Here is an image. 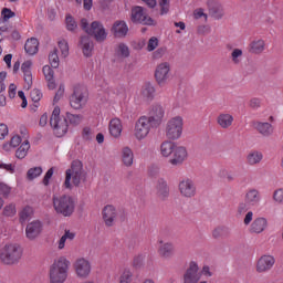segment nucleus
I'll use <instances>...</instances> for the list:
<instances>
[{"label": "nucleus", "mask_w": 283, "mask_h": 283, "mask_svg": "<svg viewBox=\"0 0 283 283\" xmlns=\"http://www.w3.org/2000/svg\"><path fill=\"white\" fill-rule=\"evenodd\" d=\"M83 182H87V171L83 169V163L81 160L72 161L71 168L65 172L64 187L72 189L74 187H81Z\"/></svg>", "instance_id": "f257e3e1"}, {"label": "nucleus", "mask_w": 283, "mask_h": 283, "mask_svg": "<svg viewBox=\"0 0 283 283\" xmlns=\"http://www.w3.org/2000/svg\"><path fill=\"white\" fill-rule=\"evenodd\" d=\"M67 271H70V261L65 256H61L50 266V283H65Z\"/></svg>", "instance_id": "f03ea898"}, {"label": "nucleus", "mask_w": 283, "mask_h": 283, "mask_svg": "<svg viewBox=\"0 0 283 283\" xmlns=\"http://www.w3.org/2000/svg\"><path fill=\"white\" fill-rule=\"evenodd\" d=\"M52 201H53V207L56 213L64 216V218H70V216L74 213V209H75L74 198L67 195L53 196Z\"/></svg>", "instance_id": "7ed1b4c3"}, {"label": "nucleus", "mask_w": 283, "mask_h": 283, "mask_svg": "<svg viewBox=\"0 0 283 283\" xmlns=\"http://www.w3.org/2000/svg\"><path fill=\"white\" fill-rule=\"evenodd\" d=\"M61 108L57 106L53 109L51 118H50V125L54 132V135L57 138H63L64 135L67 134L69 125H67V118L61 119Z\"/></svg>", "instance_id": "20e7f679"}, {"label": "nucleus", "mask_w": 283, "mask_h": 283, "mask_svg": "<svg viewBox=\"0 0 283 283\" xmlns=\"http://www.w3.org/2000/svg\"><path fill=\"white\" fill-rule=\"evenodd\" d=\"M23 255V250L17 244L6 245L0 254L1 262L3 264H17L21 256Z\"/></svg>", "instance_id": "39448f33"}, {"label": "nucleus", "mask_w": 283, "mask_h": 283, "mask_svg": "<svg viewBox=\"0 0 283 283\" xmlns=\"http://www.w3.org/2000/svg\"><path fill=\"white\" fill-rule=\"evenodd\" d=\"M70 105L73 109H83L87 105V88L77 85L70 97Z\"/></svg>", "instance_id": "423d86ee"}, {"label": "nucleus", "mask_w": 283, "mask_h": 283, "mask_svg": "<svg viewBox=\"0 0 283 283\" xmlns=\"http://www.w3.org/2000/svg\"><path fill=\"white\" fill-rule=\"evenodd\" d=\"M182 136V117L170 118L166 124V137L168 140H178Z\"/></svg>", "instance_id": "0eeeda50"}, {"label": "nucleus", "mask_w": 283, "mask_h": 283, "mask_svg": "<svg viewBox=\"0 0 283 283\" xmlns=\"http://www.w3.org/2000/svg\"><path fill=\"white\" fill-rule=\"evenodd\" d=\"M130 21L140 25H156V20L147 14V10L143 7H134L130 11Z\"/></svg>", "instance_id": "6e6552de"}, {"label": "nucleus", "mask_w": 283, "mask_h": 283, "mask_svg": "<svg viewBox=\"0 0 283 283\" xmlns=\"http://www.w3.org/2000/svg\"><path fill=\"white\" fill-rule=\"evenodd\" d=\"M151 127H160L165 118V106L160 104H153L148 111V116Z\"/></svg>", "instance_id": "1a4fd4ad"}, {"label": "nucleus", "mask_w": 283, "mask_h": 283, "mask_svg": "<svg viewBox=\"0 0 283 283\" xmlns=\"http://www.w3.org/2000/svg\"><path fill=\"white\" fill-rule=\"evenodd\" d=\"M151 127V122L149 120V118H147V116L139 117L135 125V138H137V140H143L147 138V136H149Z\"/></svg>", "instance_id": "9d476101"}, {"label": "nucleus", "mask_w": 283, "mask_h": 283, "mask_svg": "<svg viewBox=\"0 0 283 283\" xmlns=\"http://www.w3.org/2000/svg\"><path fill=\"white\" fill-rule=\"evenodd\" d=\"M169 72H171V66L168 62H164L157 65L155 70V81L160 87L167 85V81H169L170 76Z\"/></svg>", "instance_id": "9b49d317"}, {"label": "nucleus", "mask_w": 283, "mask_h": 283, "mask_svg": "<svg viewBox=\"0 0 283 283\" xmlns=\"http://www.w3.org/2000/svg\"><path fill=\"white\" fill-rule=\"evenodd\" d=\"M178 190L181 198H186L187 200L191 198H196L197 188L196 182L191 179H184L178 185Z\"/></svg>", "instance_id": "f8f14e48"}, {"label": "nucleus", "mask_w": 283, "mask_h": 283, "mask_svg": "<svg viewBox=\"0 0 283 283\" xmlns=\"http://www.w3.org/2000/svg\"><path fill=\"white\" fill-rule=\"evenodd\" d=\"M102 220L105 227H114L118 220V210L113 205H107L102 210Z\"/></svg>", "instance_id": "ddd939ff"}, {"label": "nucleus", "mask_w": 283, "mask_h": 283, "mask_svg": "<svg viewBox=\"0 0 283 283\" xmlns=\"http://www.w3.org/2000/svg\"><path fill=\"white\" fill-rule=\"evenodd\" d=\"M87 36H94L95 41L103 43L107 39V32H105V27L99 21H93L91 23V29L87 30Z\"/></svg>", "instance_id": "4468645a"}, {"label": "nucleus", "mask_w": 283, "mask_h": 283, "mask_svg": "<svg viewBox=\"0 0 283 283\" xmlns=\"http://www.w3.org/2000/svg\"><path fill=\"white\" fill-rule=\"evenodd\" d=\"M273 266H275V256L264 254L256 261L255 271L256 273H269Z\"/></svg>", "instance_id": "2eb2a0df"}, {"label": "nucleus", "mask_w": 283, "mask_h": 283, "mask_svg": "<svg viewBox=\"0 0 283 283\" xmlns=\"http://www.w3.org/2000/svg\"><path fill=\"white\" fill-rule=\"evenodd\" d=\"M73 266L77 277H81L82 280L90 277V273H92V264H90V261L81 258L75 261Z\"/></svg>", "instance_id": "dca6fc26"}, {"label": "nucleus", "mask_w": 283, "mask_h": 283, "mask_svg": "<svg viewBox=\"0 0 283 283\" xmlns=\"http://www.w3.org/2000/svg\"><path fill=\"white\" fill-rule=\"evenodd\" d=\"M43 231V223L41 221L35 220L30 223H28L25 228V235L28 240H36L41 235V232Z\"/></svg>", "instance_id": "f3484780"}, {"label": "nucleus", "mask_w": 283, "mask_h": 283, "mask_svg": "<svg viewBox=\"0 0 283 283\" xmlns=\"http://www.w3.org/2000/svg\"><path fill=\"white\" fill-rule=\"evenodd\" d=\"M207 6L212 19L220 21V19L224 17V8L220 2H218V0H208Z\"/></svg>", "instance_id": "a211bd4d"}, {"label": "nucleus", "mask_w": 283, "mask_h": 283, "mask_svg": "<svg viewBox=\"0 0 283 283\" xmlns=\"http://www.w3.org/2000/svg\"><path fill=\"white\" fill-rule=\"evenodd\" d=\"M200 282V275L198 274V263L190 262L189 268L184 274V283H198Z\"/></svg>", "instance_id": "6ab92c4d"}, {"label": "nucleus", "mask_w": 283, "mask_h": 283, "mask_svg": "<svg viewBox=\"0 0 283 283\" xmlns=\"http://www.w3.org/2000/svg\"><path fill=\"white\" fill-rule=\"evenodd\" d=\"M111 32L116 39H125L129 32V27H127V22L124 20H117L113 23Z\"/></svg>", "instance_id": "aec40b11"}, {"label": "nucleus", "mask_w": 283, "mask_h": 283, "mask_svg": "<svg viewBox=\"0 0 283 283\" xmlns=\"http://www.w3.org/2000/svg\"><path fill=\"white\" fill-rule=\"evenodd\" d=\"M253 127L263 138H271L273 136L274 128L269 122H254Z\"/></svg>", "instance_id": "412c9836"}, {"label": "nucleus", "mask_w": 283, "mask_h": 283, "mask_svg": "<svg viewBox=\"0 0 283 283\" xmlns=\"http://www.w3.org/2000/svg\"><path fill=\"white\" fill-rule=\"evenodd\" d=\"M172 154L174 156L171 159H169V163L170 165L178 167V165H182V163L187 158V148H185L184 146H176Z\"/></svg>", "instance_id": "4be33fe9"}, {"label": "nucleus", "mask_w": 283, "mask_h": 283, "mask_svg": "<svg viewBox=\"0 0 283 283\" xmlns=\"http://www.w3.org/2000/svg\"><path fill=\"white\" fill-rule=\"evenodd\" d=\"M80 48L84 56H86V59H90V56H92V52H94V42L92 41V36L82 35L80 40Z\"/></svg>", "instance_id": "5701e85b"}, {"label": "nucleus", "mask_w": 283, "mask_h": 283, "mask_svg": "<svg viewBox=\"0 0 283 283\" xmlns=\"http://www.w3.org/2000/svg\"><path fill=\"white\" fill-rule=\"evenodd\" d=\"M269 227V221L266 218L260 217L254 219L250 227V232L251 233H263V231Z\"/></svg>", "instance_id": "b1692460"}, {"label": "nucleus", "mask_w": 283, "mask_h": 283, "mask_svg": "<svg viewBox=\"0 0 283 283\" xmlns=\"http://www.w3.org/2000/svg\"><path fill=\"white\" fill-rule=\"evenodd\" d=\"M174 251L175 249L172 243H163V241H160L158 253L163 260H171V258H174Z\"/></svg>", "instance_id": "393cba45"}, {"label": "nucleus", "mask_w": 283, "mask_h": 283, "mask_svg": "<svg viewBox=\"0 0 283 283\" xmlns=\"http://www.w3.org/2000/svg\"><path fill=\"white\" fill-rule=\"evenodd\" d=\"M217 125L221 127V129H229L231 125H233V115L229 113H221L217 117Z\"/></svg>", "instance_id": "a878e982"}, {"label": "nucleus", "mask_w": 283, "mask_h": 283, "mask_svg": "<svg viewBox=\"0 0 283 283\" xmlns=\"http://www.w3.org/2000/svg\"><path fill=\"white\" fill-rule=\"evenodd\" d=\"M266 48L264 40H254L249 44L248 51L250 54H262Z\"/></svg>", "instance_id": "bb28decb"}, {"label": "nucleus", "mask_w": 283, "mask_h": 283, "mask_svg": "<svg viewBox=\"0 0 283 283\" xmlns=\"http://www.w3.org/2000/svg\"><path fill=\"white\" fill-rule=\"evenodd\" d=\"M157 196L161 200H167V198H169V186L165 179H158L157 181Z\"/></svg>", "instance_id": "cd10ccee"}, {"label": "nucleus", "mask_w": 283, "mask_h": 283, "mask_svg": "<svg viewBox=\"0 0 283 283\" xmlns=\"http://www.w3.org/2000/svg\"><path fill=\"white\" fill-rule=\"evenodd\" d=\"M122 163L125 167H132L134 165V150L128 146L122 149Z\"/></svg>", "instance_id": "c85d7f7f"}, {"label": "nucleus", "mask_w": 283, "mask_h": 283, "mask_svg": "<svg viewBox=\"0 0 283 283\" xmlns=\"http://www.w3.org/2000/svg\"><path fill=\"white\" fill-rule=\"evenodd\" d=\"M109 134L114 138H118L123 134V124L120 119L114 118L109 122Z\"/></svg>", "instance_id": "c756f323"}, {"label": "nucleus", "mask_w": 283, "mask_h": 283, "mask_svg": "<svg viewBox=\"0 0 283 283\" xmlns=\"http://www.w3.org/2000/svg\"><path fill=\"white\" fill-rule=\"evenodd\" d=\"M245 203L255 207L260 203V191L258 189H250L245 193Z\"/></svg>", "instance_id": "7c9ffc66"}, {"label": "nucleus", "mask_w": 283, "mask_h": 283, "mask_svg": "<svg viewBox=\"0 0 283 283\" xmlns=\"http://www.w3.org/2000/svg\"><path fill=\"white\" fill-rule=\"evenodd\" d=\"M24 50H25L27 54L34 56V54H36V52H39V40L35 38L29 39L24 44Z\"/></svg>", "instance_id": "2f4dec72"}, {"label": "nucleus", "mask_w": 283, "mask_h": 283, "mask_svg": "<svg viewBox=\"0 0 283 283\" xmlns=\"http://www.w3.org/2000/svg\"><path fill=\"white\" fill-rule=\"evenodd\" d=\"M176 149V144L174 142H163L160 145V151H161V156H164L165 158H169V156H171V154H174Z\"/></svg>", "instance_id": "473e14b6"}, {"label": "nucleus", "mask_w": 283, "mask_h": 283, "mask_svg": "<svg viewBox=\"0 0 283 283\" xmlns=\"http://www.w3.org/2000/svg\"><path fill=\"white\" fill-rule=\"evenodd\" d=\"M142 96L146 98V101H153L154 96H156V87L154 84L146 83L142 88Z\"/></svg>", "instance_id": "72a5a7b5"}, {"label": "nucleus", "mask_w": 283, "mask_h": 283, "mask_svg": "<svg viewBox=\"0 0 283 283\" xmlns=\"http://www.w3.org/2000/svg\"><path fill=\"white\" fill-rule=\"evenodd\" d=\"M262 158H264V156L262 155L261 151L254 150L251 151L248 156H247V163L248 165H260V163H262Z\"/></svg>", "instance_id": "f704fd0d"}, {"label": "nucleus", "mask_w": 283, "mask_h": 283, "mask_svg": "<svg viewBox=\"0 0 283 283\" xmlns=\"http://www.w3.org/2000/svg\"><path fill=\"white\" fill-rule=\"evenodd\" d=\"M28 151H30V142L25 139L21 146L15 151V157L20 160H23L28 156Z\"/></svg>", "instance_id": "c9c22d12"}, {"label": "nucleus", "mask_w": 283, "mask_h": 283, "mask_svg": "<svg viewBox=\"0 0 283 283\" xmlns=\"http://www.w3.org/2000/svg\"><path fill=\"white\" fill-rule=\"evenodd\" d=\"M49 62L51 67L56 70L60 65V60H59V49H53V51L49 54Z\"/></svg>", "instance_id": "e433bc0d"}, {"label": "nucleus", "mask_w": 283, "mask_h": 283, "mask_svg": "<svg viewBox=\"0 0 283 283\" xmlns=\"http://www.w3.org/2000/svg\"><path fill=\"white\" fill-rule=\"evenodd\" d=\"M116 54L119 59H127L129 56V48L125 43L117 45Z\"/></svg>", "instance_id": "4c0bfd02"}, {"label": "nucleus", "mask_w": 283, "mask_h": 283, "mask_svg": "<svg viewBox=\"0 0 283 283\" xmlns=\"http://www.w3.org/2000/svg\"><path fill=\"white\" fill-rule=\"evenodd\" d=\"M43 174V168L41 166L30 168L27 172L28 180H34V178H39Z\"/></svg>", "instance_id": "58836bf2"}, {"label": "nucleus", "mask_w": 283, "mask_h": 283, "mask_svg": "<svg viewBox=\"0 0 283 283\" xmlns=\"http://www.w3.org/2000/svg\"><path fill=\"white\" fill-rule=\"evenodd\" d=\"M66 118L69 119L70 125H74L75 127L83 122V115L66 113Z\"/></svg>", "instance_id": "ea45409f"}, {"label": "nucleus", "mask_w": 283, "mask_h": 283, "mask_svg": "<svg viewBox=\"0 0 283 283\" xmlns=\"http://www.w3.org/2000/svg\"><path fill=\"white\" fill-rule=\"evenodd\" d=\"M65 23L69 32H74L78 28V23H76V20H74V17H72L71 14L66 15Z\"/></svg>", "instance_id": "a19ab883"}, {"label": "nucleus", "mask_w": 283, "mask_h": 283, "mask_svg": "<svg viewBox=\"0 0 283 283\" xmlns=\"http://www.w3.org/2000/svg\"><path fill=\"white\" fill-rule=\"evenodd\" d=\"M67 240H74V233L70 232V230H65L64 235L61 237L59 241V249H65V242Z\"/></svg>", "instance_id": "79ce46f5"}, {"label": "nucleus", "mask_w": 283, "mask_h": 283, "mask_svg": "<svg viewBox=\"0 0 283 283\" xmlns=\"http://www.w3.org/2000/svg\"><path fill=\"white\" fill-rule=\"evenodd\" d=\"M32 207H24L23 210L20 212V222H25L29 218H32Z\"/></svg>", "instance_id": "37998d69"}, {"label": "nucleus", "mask_w": 283, "mask_h": 283, "mask_svg": "<svg viewBox=\"0 0 283 283\" xmlns=\"http://www.w3.org/2000/svg\"><path fill=\"white\" fill-rule=\"evenodd\" d=\"M59 48L61 50V54L64 59H67V56L70 55V45L67 44V41L65 40H61L59 42Z\"/></svg>", "instance_id": "c03bdc74"}, {"label": "nucleus", "mask_w": 283, "mask_h": 283, "mask_svg": "<svg viewBox=\"0 0 283 283\" xmlns=\"http://www.w3.org/2000/svg\"><path fill=\"white\" fill-rule=\"evenodd\" d=\"M248 107L254 111L260 109V107H262V99H260L259 97L250 98V101L248 102Z\"/></svg>", "instance_id": "a18cd8bd"}, {"label": "nucleus", "mask_w": 283, "mask_h": 283, "mask_svg": "<svg viewBox=\"0 0 283 283\" xmlns=\"http://www.w3.org/2000/svg\"><path fill=\"white\" fill-rule=\"evenodd\" d=\"M272 198L276 205H283V188L274 190Z\"/></svg>", "instance_id": "49530a36"}, {"label": "nucleus", "mask_w": 283, "mask_h": 283, "mask_svg": "<svg viewBox=\"0 0 283 283\" xmlns=\"http://www.w3.org/2000/svg\"><path fill=\"white\" fill-rule=\"evenodd\" d=\"M232 63L239 65L240 59H242V49H233L231 53Z\"/></svg>", "instance_id": "de8ad7c7"}, {"label": "nucleus", "mask_w": 283, "mask_h": 283, "mask_svg": "<svg viewBox=\"0 0 283 283\" xmlns=\"http://www.w3.org/2000/svg\"><path fill=\"white\" fill-rule=\"evenodd\" d=\"M17 214V207L13 203H10L3 209V216L11 218Z\"/></svg>", "instance_id": "09e8293b"}, {"label": "nucleus", "mask_w": 283, "mask_h": 283, "mask_svg": "<svg viewBox=\"0 0 283 283\" xmlns=\"http://www.w3.org/2000/svg\"><path fill=\"white\" fill-rule=\"evenodd\" d=\"M1 15H2L3 21H9V19L17 17V13H14L12 10H10L8 8H3L1 11Z\"/></svg>", "instance_id": "8fccbe9b"}, {"label": "nucleus", "mask_w": 283, "mask_h": 283, "mask_svg": "<svg viewBox=\"0 0 283 283\" xmlns=\"http://www.w3.org/2000/svg\"><path fill=\"white\" fill-rule=\"evenodd\" d=\"M42 72L44 74L45 81H50V78H54V70H52L50 65L43 66Z\"/></svg>", "instance_id": "3c124183"}, {"label": "nucleus", "mask_w": 283, "mask_h": 283, "mask_svg": "<svg viewBox=\"0 0 283 283\" xmlns=\"http://www.w3.org/2000/svg\"><path fill=\"white\" fill-rule=\"evenodd\" d=\"M52 176H54V167H51L46 171V174H45V176H44V178L42 180V184L44 185V187H49L50 186V180L52 179Z\"/></svg>", "instance_id": "603ef678"}, {"label": "nucleus", "mask_w": 283, "mask_h": 283, "mask_svg": "<svg viewBox=\"0 0 283 283\" xmlns=\"http://www.w3.org/2000/svg\"><path fill=\"white\" fill-rule=\"evenodd\" d=\"M31 99L33 101V103H39V101H41V98H43V93H41V91L39 88H34L33 91H31Z\"/></svg>", "instance_id": "864d4df0"}, {"label": "nucleus", "mask_w": 283, "mask_h": 283, "mask_svg": "<svg viewBox=\"0 0 283 283\" xmlns=\"http://www.w3.org/2000/svg\"><path fill=\"white\" fill-rule=\"evenodd\" d=\"M160 14L169 13V0H159Z\"/></svg>", "instance_id": "5fc2aeb1"}, {"label": "nucleus", "mask_w": 283, "mask_h": 283, "mask_svg": "<svg viewBox=\"0 0 283 283\" xmlns=\"http://www.w3.org/2000/svg\"><path fill=\"white\" fill-rule=\"evenodd\" d=\"M132 272L129 270H125L119 277V283H129L132 282Z\"/></svg>", "instance_id": "6e6d98bb"}, {"label": "nucleus", "mask_w": 283, "mask_h": 283, "mask_svg": "<svg viewBox=\"0 0 283 283\" xmlns=\"http://www.w3.org/2000/svg\"><path fill=\"white\" fill-rule=\"evenodd\" d=\"M158 48V38L153 36L148 41L147 50L148 52H154Z\"/></svg>", "instance_id": "4d7b16f0"}, {"label": "nucleus", "mask_w": 283, "mask_h": 283, "mask_svg": "<svg viewBox=\"0 0 283 283\" xmlns=\"http://www.w3.org/2000/svg\"><path fill=\"white\" fill-rule=\"evenodd\" d=\"M65 94V85L61 84L59 86V90L57 92L55 93V96H54V103H59V101H61V98H63V95Z\"/></svg>", "instance_id": "13d9d810"}, {"label": "nucleus", "mask_w": 283, "mask_h": 283, "mask_svg": "<svg viewBox=\"0 0 283 283\" xmlns=\"http://www.w3.org/2000/svg\"><path fill=\"white\" fill-rule=\"evenodd\" d=\"M21 70L23 72V74H30L32 73V61L28 60L25 61L22 66H21Z\"/></svg>", "instance_id": "bf43d9fd"}, {"label": "nucleus", "mask_w": 283, "mask_h": 283, "mask_svg": "<svg viewBox=\"0 0 283 283\" xmlns=\"http://www.w3.org/2000/svg\"><path fill=\"white\" fill-rule=\"evenodd\" d=\"M224 231H226V228L223 227L216 228L212 231V238L214 239L222 238V235H224Z\"/></svg>", "instance_id": "052dcab7"}, {"label": "nucleus", "mask_w": 283, "mask_h": 283, "mask_svg": "<svg viewBox=\"0 0 283 283\" xmlns=\"http://www.w3.org/2000/svg\"><path fill=\"white\" fill-rule=\"evenodd\" d=\"M148 174H149V176H151V178H156V176H158V174H160V168L156 165H153L149 167Z\"/></svg>", "instance_id": "680f3d73"}, {"label": "nucleus", "mask_w": 283, "mask_h": 283, "mask_svg": "<svg viewBox=\"0 0 283 283\" xmlns=\"http://www.w3.org/2000/svg\"><path fill=\"white\" fill-rule=\"evenodd\" d=\"M11 188L6 184H0V193L1 196L8 197L10 196Z\"/></svg>", "instance_id": "e2e57ef3"}, {"label": "nucleus", "mask_w": 283, "mask_h": 283, "mask_svg": "<svg viewBox=\"0 0 283 283\" xmlns=\"http://www.w3.org/2000/svg\"><path fill=\"white\" fill-rule=\"evenodd\" d=\"M247 205H248L247 202L239 203V207H238V214L239 216H244V213L247 211H249V207Z\"/></svg>", "instance_id": "0e129e2a"}, {"label": "nucleus", "mask_w": 283, "mask_h": 283, "mask_svg": "<svg viewBox=\"0 0 283 283\" xmlns=\"http://www.w3.org/2000/svg\"><path fill=\"white\" fill-rule=\"evenodd\" d=\"M82 138H83L84 140H92V138H93V136H92V129L85 127V128L83 129V133H82Z\"/></svg>", "instance_id": "69168bd1"}, {"label": "nucleus", "mask_w": 283, "mask_h": 283, "mask_svg": "<svg viewBox=\"0 0 283 283\" xmlns=\"http://www.w3.org/2000/svg\"><path fill=\"white\" fill-rule=\"evenodd\" d=\"M8 136V125L0 124V140H3Z\"/></svg>", "instance_id": "338daca9"}, {"label": "nucleus", "mask_w": 283, "mask_h": 283, "mask_svg": "<svg viewBox=\"0 0 283 283\" xmlns=\"http://www.w3.org/2000/svg\"><path fill=\"white\" fill-rule=\"evenodd\" d=\"M19 145H21V136L15 135L11 138L10 140V146L11 147H19Z\"/></svg>", "instance_id": "774afa93"}]
</instances>
